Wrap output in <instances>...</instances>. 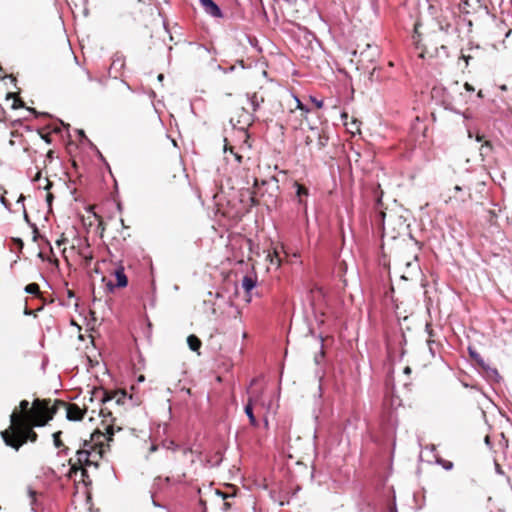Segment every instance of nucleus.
Listing matches in <instances>:
<instances>
[{"mask_svg": "<svg viewBox=\"0 0 512 512\" xmlns=\"http://www.w3.org/2000/svg\"><path fill=\"white\" fill-rule=\"evenodd\" d=\"M436 463L440 466L443 467V469H445L446 471H449V470H452L453 469V463L451 461H448V460H444L442 458H438L436 460Z\"/></svg>", "mask_w": 512, "mask_h": 512, "instance_id": "19", "label": "nucleus"}, {"mask_svg": "<svg viewBox=\"0 0 512 512\" xmlns=\"http://www.w3.org/2000/svg\"><path fill=\"white\" fill-rule=\"evenodd\" d=\"M227 151H230V153L234 156L235 160H236L238 163H241V161H242V156H241L239 153L235 152V151L233 150V148H232V147H228V146L225 144V146H224V152L226 153Z\"/></svg>", "mask_w": 512, "mask_h": 512, "instance_id": "23", "label": "nucleus"}, {"mask_svg": "<svg viewBox=\"0 0 512 512\" xmlns=\"http://www.w3.org/2000/svg\"><path fill=\"white\" fill-rule=\"evenodd\" d=\"M295 101H296V107L302 111H304L305 113H307L309 111L308 108H306L302 102L300 101L299 98L295 97Z\"/></svg>", "mask_w": 512, "mask_h": 512, "instance_id": "27", "label": "nucleus"}, {"mask_svg": "<svg viewBox=\"0 0 512 512\" xmlns=\"http://www.w3.org/2000/svg\"><path fill=\"white\" fill-rule=\"evenodd\" d=\"M199 2L208 15L215 18H221L223 16L221 9L213 0H199Z\"/></svg>", "mask_w": 512, "mask_h": 512, "instance_id": "4", "label": "nucleus"}, {"mask_svg": "<svg viewBox=\"0 0 512 512\" xmlns=\"http://www.w3.org/2000/svg\"><path fill=\"white\" fill-rule=\"evenodd\" d=\"M100 456V451L96 448L92 447L87 441L84 442V448L79 449L76 452V462L72 463V460L69 461L71 465V471H76L78 469L81 470L82 477H87V467L93 466L94 468H98L97 458Z\"/></svg>", "mask_w": 512, "mask_h": 512, "instance_id": "2", "label": "nucleus"}, {"mask_svg": "<svg viewBox=\"0 0 512 512\" xmlns=\"http://www.w3.org/2000/svg\"><path fill=\"white\" fill-rule=\"evenodd\" d=\"M187 344L192 351H198L201 347L200 339L195 335H189L187 338Z\"/></svg>", "mask_w": 512, "mask_h": 512, "instance_id": "13", "label": "nucleus"}, {"mask_svg": "<svg viewBox=\"0 0 512 512\" xmlns=\"http://www.w3.org/2000/svg\"><path fill=\"white\" fill-rule=\"evenodd\" d=\"M359 57L362 67L368 69V64H373L379 57V49L376 45L367 44L366 49L359 53Z\"/></svg>", "mask_w": 512, "mask_h": 512, "instance_id": "3", "label": "nucleus"}, {"mask_svg": "<svg viewBox=\"0 0 512 512\" xmlns=\"http://www.w3.org/2000/svg\"><path fill=\"white\" fill-rule=\"evenodd\" d=\"M125 65L124 59L120 55H115L111 64L110 69L120 71Z\"/></svg>", "mask_w": 512, "mask_h": 512, "instance_id": "15", "label": "nucleus"}, {"mask_svg": "<svg viewBox=\"0 0 512 512\" xmlns=\"http://www.w3.org/2000/svg\"><path fill=\"white\" fill-rule=\"evenodd\" d=\"M68 296L69 297H72L73 296V293L71 291H68Z\"/></svg>", "mask_w": 512, "mask_h": 512, "instance_id": "53", "label": "nucleus"}, {"mask_svg": "<svg viewBox=\"0 0 512 512\" xmlns=\"http://www.w3.org/2000/svg\"><path fill=\"white\" fill-rule=\"evenodd\" d=\"M393 510H394V512H397V509H396V507H394V508H393Z\"/></svg>", "mask_w": 512, "mask_h": 512, "instance_id": "56", "label": "nucleus"}, {"mask_svg": "<svg viewBox=\"0 0 512 512\" xmlns=\"http://www.w3.org/2000/svg\"><path fill=\"white\" fill-rule=\"evenodd\" d=\"M126 398L125 392H116L115 395L112 397V399H115V402L117 404H124ZM111 398H104L103 402L109 401Z\"/></svg>", "mask_w": 512, "mask_h": 512, "instance_id": "16", "label": "nucleus"}, {"mask_svg": "<svg viewBox=\"0 0 512 512\" xmlns=\"http://www.w3.org/2000/svg\"><path fill=\"white\" fill-rule=\"evenodd\" d=\"M114 276L116 278V287L118 288H124L128 284V279L124 271L123 266H118L114 271Z\"/></svg>", "mask_w": 512, "mask_h": 512, "instance_id": "7", "label": "nucleus"}, {"mask_svg": "<svg viewBox=\"0 0 512 512\" xmlns=\"http://www.w3.org/2000/svg\"><path fill=\"white\" fill-rule=\"evenodd\" d=\"M52 195H48L47 201H51Z\"/></svg>", "mask_w": 512, "mask_h": 512, "instance_id": "52", "label": "nucleus"}, {"mask_svg": "<svg viewBox=\"0 0 512 512\" xmlns=\"http://www.w3.org/2000/svg\"><path fill=\"white\" fill-rule=\"evenodd\" d=\"M257 281L254 277L245 275L242 279L241 286L242 288L249 293L256 287Z\"/></svg>", "mask_w": 512, "mask_h": 512, "instance_id": "11", "label": "nucleus"}, {"mask_svg": "<svg viewBox=\"0 0 512 512\" xmlns=\"http://www.w3.org/2000/svg\"><path fill=\"white\" fill-rule=\"evenodd\" d=\"M10 98H13V104H12V108L13 109H17V108L23 106L22 101L19 98H17L14 93H8L7 94V99H10Z\"/></svg>", "mask_w": 512, "mask_h": 512, "instance_id": "21", "label": "nucleus"}, {"mask_svg": "<svg viewBox=\"0 0 512 512\" xmlns=\"http://www.w3.org/2000/svg\"><path fill=\"white\" fill-rule=\"evenodd\" d=\"M153 505L156 507H162L160 504L156 503L154 500H153Z\"/></svg>", "mask_w": 512, "mask_h": 512, "instance_id": "48", "label": "nucleus"}, {"mask_svg": "<svg viewBox=\"0 0 512 512\" xmlns=\"http://www.w3.org/2000/svg\"><path fill=\"white\" fill-rule=\"evenodd\" d=\"M469 351H470L471 357L474 358L477 361V363L479 365H481L483 368H486L484 360L479 356V354L476 353L475 351L471 350V349H469Z\"/></svg>", "mask_w": 512, "mask_h": 512, "instance_id": "24", "label": "nucleus"}, {"mask_svg": "<svg viewBox=\"0 0 512 512\" xmlns=\"http://www.w3.org/2000/svg\"><path fill=\"white\" fill-rule=\"evenodd\" d=\"M478 49H479V47L477 46V47H475V48H470L469 50H471V51H472V50H478Z\"/></svg>", "mask_w": 512, "mask_h": 512, "instance_id": "54", "label": "nucleus"}, {"mask_svg": "<svg viewBox=\"0 0 512 512\" xmlns=\"http://www.w3.org/2000/svg\"><path fill=\"white\" fill-rule=\"evenodd\" d=\"M78 134H79V136H80L81 140H86V141H88V142H89V140H88V139H87V137L85 136V133H84V131H83V130H78Z\"/></svg>", "mask_w": 512, "mask_h": 512, "instance_id": "32", "label": "nucleus"}, {"mask_svg": "<svg viewBox=\"0 0 512 512\" xmlns=\"http://www.w3.org/2000/svg\"><path fill=\"white\" fill-rule=\"evenodd\" d=\"M402 279L407 280V279H409V277H408L407 275H405V274H404V275H402Z\"/></svg>", "mask_w": 512, "mask_h": 512, "instance_id": "51", "label": "nucleus"}, {"mask_svg": "<svg viewBox=\"0 0 512 512\" xmlns=\"http://www.w3.org/2000/svg\"><path fill=\"white\" fill-rule=\"evenodd\" d=\"M25 292L26 293H29V294H38L39 293V286L35 283H32V284H28L26 287H25Z\"/></svg>", "mask_w": 512, "mask_h": 512, "instance_id": "22", "label": "nucleus"}, {"mask_svg": "<svg viewBox=\"0 0 512 512\" xmlns=\"http://www.w3.org/2000/svg\"><path fill=\"white\" fill-rule=\"evenodd\" d=\"M246 99L248 103L251 106V109L253 112H256L261 107L262 103L264 102V98L262 96H259L258 93H247Z\"/></svg>", "mask_w": 512, "mask_h": 512, "instance_id": "6", "label": "nucleus"}, {"mask_svg": "<svg viewBox=\"0 0 512 512\" xmlns=\"http://www.w3.org/2000/svg\"><path fill=\"white\" fill-rule=\"evenodd\" d=\"M484 441H485V444L487 446L491 447V442H490V437L489 436H486Z\"/></svg>", "mask_w": 512, "mask_h": 512, "instance_id": "36", "label": "nucleus"}, {"mask_svg": "<svg viewBox=\"0 0 512 512\" xmlns=\"http://www.w3.org/2000/svg\"><path fill=\"white\" fill-rule=\"evenodd\" d=\"M255 399L250 397L248 399V403L246 404V406L244 407V412L246 414V416L248 417L249 419V423L251 426L253 427H257L258 426V421L253 413V403H254Z\"/></svg>", "mask_w": 512, "mask_h": 512, "instance_id": "9", "label": "nucleus"}, {"mask_svg": "<svg viewBox=\"0 0 512 512\" xmlns=\"http://www.w3.org/2000/svg\"><path fill=\"white\" fill-rule=\"evenodd\" d=\"M0 203L6 208V209H9V203L8 201L5 199L4 196H1L0 197Z\"/></svg>", "mask_w": 512, "mask_h": 512, "instance_id": "30", "label": "nucleus"}, {"mask_svg": "<svg viewBox=\"0 0 512 512\" xmlns=\"http://www.w3.org/2000/svg\"><path fill=\"white\" fill-rule=\"evenodd\" d=\"M353 124L356 126V129L358 130L357 122L354 121Z\"/></svg>", "mask_w": 512, "mask_h": 512, "instance_id": "55", "label": "nucleus"}, {"mask_svg": "<svg viewBox=\"0 0 512 512\" xmlns=\"http://www.w3.org/2000/svg\"><path fill=\"white\" fill-rule=\"evenodd\" d=\"M86 75H87V79L89 81H93L94 80L93 77L91 76V74L88 71H86Z\"/></svg>", "mask_w": 512, "mask_h": 512, "instance_id": "38", "label": "nucleus"}, {"mask_svg": "<svg viewBox=\"0 0 512 512\" xmlns=\"http://www.w3.org/2000/svg\"><path fill=\"white\" fill-rule=\"evenodd\" d=\"M312 101L315 103L317 108H322L323 107V100H317L315 98H312Z\"/></svg>", "mask_w": 512, "mask_h": 512, "instance_id": "31", "label": "nucleus"}, {"mask_svg": "<svg viewBox=\"0 0 512 512\" xmlns=\"http://www.w3.org/2000/svg\"><path fill=\"white\" fill-rule=\"evenodd\" d=\"M315 377L319 380L317 396H318V398H321L322 397V381L325 377V370L323 367H319L315 370Z\"/></svg>", "mask_w": 512, "mask_h": 512, "instance_id": "12", "label": "nucleus"}, {"mask_svg": "<svg viewBox=\"0 0 512 512\" xmlns=\"http://www.w3.org/2000/svg\"><path fill=\"white\" fill-rule=\"evenodd\" d=\"M426 331L429 334V336H432V330H431L430 324L426 325Z\"/></svg>", "mask_w": 512, "mask_h": 512, "instance_id": "35", "label": "nucleus"}, {"mask_svg": "<svg viewBox=\"0 0 512 512\" xmlns=\"http://www.w3.org/2000/svg\"><path fill=\"white\" fill-rule=\"evenodd\" d=\"M357 54H358V51H357V50H354V51L352 52V55H353V56H356Z\"/></svg>", "mask_w": 512, "mask_h": 512, "instance_id": "50", "label": "nucleus"}, {"mask_svg": "<svg viewBox=\"0 0 512 512\" xmlns=\"http://www.w3.org/2000/svg\"><path fill=\"white\" fill-rule=\"evenodd\" d=\"M454 190H455V191H461V190H462V188H461L460 186L456 185V186L454 187Z\"/></svg>", "mask_w": 512, "mask_h": 512, "instance_id": "45", "label": "nucleus"}, {"mask_svg": "<svg viewBox=\"0 0 512 512\" xmlns=\"http://www.w3.org/2000/svg\"><path fill=\"white\" fill-rule=\"evenodd\" d=\"M68 451H69V449H68L67 447H65L61 452H62L63 454H65V455H67V454H68Z\"/></svg>", "mask_w": 512, "mask_h": 512, "instance_id": "42", "label": "nucleus"}, {"mask_svg": "<svg viewBox=\"0 0 512 512\" xmlns=\"http://www.w3.org/2000/svg\"><path fill=\"white\" fill-rule=\"evenodd\" d=\"M84 416V411L76 404L66 406V417L69 421H80Z\"/></svg>", "mask_w": 512, "mask_h": 512, "instance_id": "5", "label": "nucleus"}, {"mask_svg": "<svg viewBox=\"0 0 512 512\" xmlns=\"http://www.w3.org/2000/svg\"><path fill=\"white\" fill-rule=\"evenodd\" d=\"M419 26H420L419 23H416L414 25V32L411 36V39H412V43L415 46V48L418 50H421L419 53V57L424 58L426 51L423 49L422 44H421V37L418 32Z\"/></svg>", "mask_w": 512, "mask_h": 512, "instance_id": "8", "label": "nucleus"}, {"mask_svg": "<svg viewBox=\"0 0 512 512\" xmlns=\"http://www.w3.org/2000/svg\"><path fill=\"white\" fill-rule=\"evenodd\" d=\"M24 201V196L23 195H20L19 199H18V202H23Z\"/></svg>", "mask_w": 512, "mask_h": 512, "instance_id": "47", "label": "nucleus"}, {"mask_svg": "<svg viewBox=\"0 0 512 512\" xmlns=\"http://www.w3.org/2000/svg\"><path fill=\"white\" fill-rule=\"evenodd\" d=\"M28 497H29V505L33 512H38L39 506V496L36 491H34L31 487L27 489Z\"/></svg>", "mask_w": 512, "mask_h": 512, "instance_id": "10", "label": "nucleus"}, {"mask_svg": "<svg viewBox=\"0 0 512 512\" xmlns=\"http://www.w3.org/2000/svg\"><path fill=\"white\" fill-rule=\"evenodd\" d=\"M156 450H157V447H156L155 445H152V446H151V448H150V451H151V452H154V451H156Z\"/></svg>", "mask_w": 512, "mask_h": 512, "instance_id": "44", "label": "nucleus"}, {"mask_svg": "<svg viewBox=\"0 0 512 512\" xmlns=\"http://www.w3.org/2000/svg\"><path fill=\"white\" fill-rule=\"evenodd\" d=\"M464 88L468 93H473L475 91L474 87L467 82L464 84Z\"/></svg>", "mask_w": 512, "mask_h": 512, "instance_id": "29", "label": "nucleus"}, {"mask_svg": "<svg viewBox=\"0 0 512 512\" xmlns=\"http://www.w3.org/2000/svg\"><path fill=\"white\" fill-rule=\"evenodd\" d=\"M406 267L408 270H410V274L412 273H416L418 270H419V265H418V258L417 256L414 257V260L413 261H408L406 263Z\"/></svg>", "mask_w": 512, "mask_h": 512, "instance_id": "17", "label": "nucleus"}, {"mask_svg": "<svg viewBox=\"0 0 512 512\" xmlns=\"http://www.w3.org/2000/svg\"><path fill=\"white\" fill-rule=\"evenodd\" d=\"M510 34H511V30H509V31H507V32L505 33V37H509V35H510Z\"/></svg>", "mask_w": 512, "mask_h": 512, "instance_id": "49", "label": "nucleus"}, {"mask_svg": "<svg viewBox=\"0 0 512 512\" xmlns=\"http://www.w3.org/2000/svg\"><path fill=\"white\" fill-rule=\"evenodd\" d=\"M489 372H490V375H493V376H496V377H499L498 375V372L496 369H491V368H488Z\"/></svg>", "mask_w": 512, "mask_h": 512, "instance_id": "34", "label": "nucleus"}, {"mask_svg": "<svg viewBox=\"0 0 512 512\" xmlns=\"http://www.w3.org/2000/svg\"><path fill=\"white\" fill-rule=\"evenodd\" d=\"M20 411H16L19 415H28L31 411L29 409V402L27 400H22L19 404Z\"/></svg>", "mask_w": 512, "mask_h": 512, "instance_id": "18", "label": "nucleus"}, {"mask_svg": "<svg viewBox=\"0 0 512 512\" xmlns=\"http://www.w3.org/2000/svg\"><path fill=\"white\" fill-rule=\"evenodd\" d=\"M473 58L471 54H466L463 50L461 51L460 59L464 60L466 66L469 64L470 60Z\"/></svg>", "mask_w": 512, "mask_h": 512, "instance_id": "26", "label": "nucleus"}, {"mask_svg": "<svg viewBox=\"0 0 512 512\" xmlns=\"http://www.w3.org/2000/svg\"><path fill=\"white\" fill-rule=\"evenodd\" d=\"M225 73L234 71V66L229 67L228 69L223 70Z\"/></svg>", "mask_w": 512, "mask_h": 512, "instance_id": "39", "label": "nucleus"}, {"mask_svg": "<svg viewBox=\"0 0 512 512\" xmlns=\"http://www.w3.org/2000/svg\"><path fill=\"white\" fill-rule=\"evenodd\" d=\"M376 70H377L376 66H373L372 70L369 72L370 81H374L375 79H377V77L375 76Z\"/></svg>", "mask_w": 512, "mask_h": 512, "instance_id": "28", "label": "nucleus"}, {"mask_svg": "<svg viewBox=\"0 0 512 512\" xmlns=\"http://www.w3.org/2000/svg\"><path fill=\"white\" fill-rule=\"evenodd\" d=\"M66 241H67V239H66V238H64V237H62V238H60V239H58V240L56 241V244H57L58 246H61V245L65 244V243H66Z\"/></svg>", "mask_w": 512, "mask_h": 512, "instance_id": "33", "label": "nucleus"}, {"mask_svg": "<svg viewBox=\"0 0 512 512\" xmlns=\"http://www.w3.org/2000/svg\"><path fill=\"white\" fill-rule=\"evenodd\" d=\"M432 343H433V341H431V340L428 341V345H429V349H430L431 353L433 351V348L431 347Z\"/></svg>", "mask_w": 512, "mask_h": 512, "instance_id": "40", "label": "nucleus"}, {"mask_svg": "<svg viewBox=\"0 0 512 512\" xmlns=\"http://www.w3.org/2000/svg\"><path fill=\"white\" fill-rule=\"evenodd\" d=\"M24 219H25L27 222L29 221V220H28V214H27V212H26V211H24Z\"/></svg>", "mask_w": 512, "mask_h": 512, "instance_id": "46", "label": "nucleus"}, {"mask_svg": "<svg viewBox=\"0 0 512 512\" xmlns=\"http://www.w3.org/2000/svg\"><path fill=\"white\" fill-rule=\"evenodd\" d=\"M403 372H404V374L409 375L411 373V368L407 366L404 368Z\"/></svg>", "mask_w": 512, "mask_h": 512, "instance_id": "37", "label": "nucleus"}, {"mask_svg": "<svg viewBox=\"0 0 512 512\" xmlns=\"http://www.w3.org/2000/svg\"><path fill=\"white\" fill-rule=\"evenodd\" d=\"M324 361L323 344L321 343L320 351L314 356V362L317 366H321Z\"/></svg>", "mask_w": 512, "mask_h": 512, "instance_id": "20", "label": "nucleus"}, {"mask_svg": "<svg viewBox=\"0 0 512 512\" xmlns=\"http://www.w3.org/2000/svg\"><path fill=\"white\" fill-rule=\"evenodd\" d=\"M294 186L296 188V195L298 196V203L300 205H303L306 208V203L303 202V200L301 199V196L302 195L308 196V194H309L308 190L298 183H295Z\"/></svg>", "mask_w": 512, "mask_h": 512, "instance_id": "14", "label": "nucleus"}, {"mask_svg": "<svg viewBox=\"0 0 512 512\" xmlns=\"http://www.w3.org/2000/svg\"><path fill=\"white\" fill-rule=\"evenodd\" d=\"M163 79H164V75L163 74H159L158 75V81L161 82V81H163Z\"/></svg>", "mask_w": 512, "mask_h": 512, "instance_id": "41", "label": "nucleus"}, {"mask_svg": "<svg viewBox=\"0 0 512 512\" xmlns=\"http://www.w3.org/2000/svg\"><path fill=\"white\" fill-rule=\"evenodd\" d=\"M477 97H479V98H482V97H483V93H482V91H481V90H479V91H478V93H477Z\"/></svg>", "mask_w": 512, "mask_h": 512, "instance_id": "43", "label": "nucleus"}, {"mask_svg": "<svg viewBox=\"0 0 512 512\" xmlns=\"http://www.w3.org/2000/svg\"><path fill=\"white\" fill-rule=\"evenodd\" d=\"M61 431L53 433V442L56 448H60L63 446L62 441L60 440Z\"/></svg>", "mask_w": 512, "mask_h": 512, "instance_id": "25", "label": "nucleus"}, {"mask_svg": "<svg viewBox=\"0 0 512 512\" xmlns=\"http://www.w3.org/2000/svg\"><path fill=\"white\" fill-rule=\"evenodd\" d=\"M48 403L46 400L35 399L28 415H19L16 410L13 411L9 428L1 432L5 444L19 450L27 441L35 442L37 434L32 428L44 426L55 413Z\"/></svg>", "mask_w": 512, "mask_h": 512, "instance_id": "1", "label": "nucleus"}]
</instances>
